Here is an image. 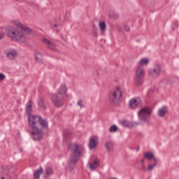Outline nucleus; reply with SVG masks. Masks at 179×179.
<instances>
[{"instance_id":"obj_21","label":"nucleus","mask_w":179,"mask_h":179,"mask_svg":"<svg viewBox=\"0 0 179 179\" xmlns=\"http://www.w3.org/2000/svg\"><path fill=\"white\" fill-rule=\"evenodd\" d=\"M35 61L37 62H41L43 61V56L41 55V53L37 52L35 55Z\"/></svg>"},{"instance_id":"obj_8","label":"nucleus","mask_w":179,"mask_h":179,"mask_svg":"<svg viewBox=\"0 0 179 179\" xmlns=\"http://www.w3.org/2000/svg\"><path fill=\"white\" fill-rule=\"evenodd\" d=\"M160 72H162V66L157 64L154 66L153 69L149 71V75L152 76V78H157V76L160 75Z\"/></svg>"},{"instance_id":"obj_36","label":"nucleus","mask_w":179,"mask_h":179,"mask_svg":"<svg viewBox=\"0 0 179 179\" xmlns=\"http://www.w3.org/2000/svg\"><path fill=\"white\" fill-rule=\"evenodd\" d=\"M143 163H145V159H141V166H143Z\"/></svg>"},{"instance_id":"obj_30","label":"nucleus","mask_w":179,"mask_h":179,"mask_svg":"<svg viewBox=\"0 0 179 179\" xmlns=\"http://www.w3.org/2000/svg\"><path fill=\"white\" fill-rule=\"evenodd\" d=\"M110 17H112V19H118L119 15L117 13H112L110 14Z\"/></svg>"},{"instance_id":"obj_41","label":"nucleus","mask_w":179,"mask_h":179,"mask_svg":"<svg viewBox=\"0 0 179 179\" xmlns=\"http://www.w3.org/2000/svg\"><path fill=\"white\" fill-rule=\"evenodd\" d=\"M136 152H139V147H138Z\"/></svg>"},{"instance_id":"obj_24","label":"nucleus","mask_w":179,"mask_h":179,"mask_svg":"<svg viewBox=\"0 0 179 179\" xmlns=\"http://www.w3.org/2000/svg\"><path fill=\"white\" fill-rule=\"evenodd\" d=\"M135 83L137 86H141V85H142V83H143L142 77H136V76Z\"/></svg>"},{"instance_id":"obj_14","label":"nucleus","mask_w":179,"mask_h":179,"mask_svg":"<svg viewBox=\"0 0 179 179\" xmlns=\"http://www.w3.org/2000/svg\"><path fill=\"white\" fill-rule=\"evenodd\" d=\"M64 139L65 142H68L72 139V133L69 129H66L64 131Z\"/></svg>"},{"instance_id":"obj_5","label":"nucleus","mask_w":179,"mask_h":179,"mask_svg":"<svg viewBox=\"0 0 179 179\" xmlns=\"http://www.w3.org/2000/svg\"><path fill=\"white\" fill-rule=\"evenodd\" d=\"M121 97H122V91H121L120 87H116L109 92V103L112 104V106H117Z\"/></svg>"},{"instance_id":"obj_45","label":"nucleus","mask_w":179,"mask_h":179,"mask_svg":"<svg viewBox=\"0 0 179 179\" xmlns=\"http://www.w3.org/2000/svg\"><path fill=\"white\" fill-rule=\"evenodd\" d=\"M13 169H15V166H12Z\"/></svg>"},{"instance_id":"obj_10","label":"nucleus","mask_w":179,"mask_h":179,"mask_svg":"<svg viewBox=\"0 0 179 179\" xmlns=\"http://www.w3.org/2000/svg\"><path fill=\"white\" fill-rule=\"evenodd\" d=\"M121 125L122 127H125V128H132L134 127H136V125H139L138 122H130L129 120H123L120 122Z\"/></svg>"},{"instance_id":"obj_26","label":"nucleus","mask_w":179,"mask_h":179,"mask_svg":"<svg viewBox=\"0 0 179 179\" xmlns=\"http://www.w3.org/2000/svg\"><path fill=\"white\" fill-rule=\"evenodd\" d=\"M21 29L23 31H24L25 33H27L28 34H30L31 33V29L27 27L22 26Z\"/></svg>"},{"instance_id":"obj_19","label":"nucleus","mask_w":179,"mask_h":179,"mask_svg":"<svg viewBox=\"0 0 179 179\" xmlns=\"http://www.w3.org/2000/svg\"><path fill=\"white\" fill-rule=\"evenodd\" d=\"M17 56V52L16 50H13L7 53V57L9 58V59H15L16 57Z\"/></svg>"},{"instance_id":"obj_31","label":"nucleus","mask_w":179,"mask_h":179,"mask_svg":"<svg viewBox=\"0 0 179 179\" xmlns=\"http://www.w3.org/2000/svg\"><path fill=\"white\" fill-rule=\"evenodd\" d=\"M77 105L80 107V108H82L83 107V102L82 101L81 99H80L78 103H77Z\"/></svg>"},{"instance_id":"obj_39","label":"nucleus","mask_w":179,"mask_h":179,"mask_svg":"<svg viewBox=\"0 0 179 179\" xmlns=\"http://www.w3.org/2000/svg\"><path fill=\"white\" fill-rule=\"evenodd\" d=\"M14 170L10 169V173H14Z\"/></svg>"},{"instance_id":"obj_17","label":"nucleus","mask_w":179,"mask_h":179,"mask_svg":"<svg viewBox=\"0 0 179 179\" xmlns=\"http://www.w3.org/2000/svg\"><path fill=\"white\" fill-rule=\"evenodd\" d=\"M167 113V106H162L158 110L157 114L159 117H164Z\"/></svg>"},{"instance_id":"obj_13","label":"nucleus","mask_w":179,"mask_h":179,"mask_svg":"<svg viewBox=\"0 0 179 179\" xmlns=\"http://www.w3.org/2000/svg\"><path fill=\"white\" fill-rule=\"evenodd\" d=\"M97 143H99V141L97 140V137H92L90 139L89 142V148L90 149H93V148H96L97 145Z\"/></svg>"},{"instance_id":"obj_23","label":"nucleus","mask_w":179,"mask_h":179,"mask_svg":"<svg viewBox=\"0 0 179 179\" xmlns=\"http://www.w3.org/2000/svg\"><path fill=\"white\" fill-rule=\"evenodd\" d=\"M45 176L47 177H50V176H52V168L48 166L45 169Z\"/></svg>"},{"instance_id":"obj_44","label":"nucleus","mask_w":179,"mask_h":179,"mask_svg":"<svg viewBox=\"0 0 179 179\" xmlns=\"http://www.w3.org/2000/svg\"><path fill=\"white\" fill-rule=\"evenodd\" d=\"M110 179H117L116 178H110Z\"/></svg>"},{"instance_id":"obj_37","label":"nucleus","mask_w":179,"mask_h":179,"mask_svg":"<svg viewBox=\"0 0 179 179\" xmlns=\"http://www.w3.org/2000/svg\"><path fill=\"white\" fill-rule=\"evenodd\" d=\"M2 38H3V36L0 34V40H2Z\"/></svg>"},{"instance_id":"obj_15","label":"nucleus","mask_w":179,"mask_h":179,"mask_svg":"<svg viewBox=\"0 0 179 179\" xmlns=\"http://www.w3.org/2000/svg\"><path fill=\"white\" fill-rule=\"evenodd\" d=\"M42 41L47 45L48 48H50V50H54V48H55V45L48 38H43L42 39Z\"/></svg>"},{"instance_id":"obj_9","label":"nucleus","mask_w":179,"mask_h":179,"mask_svg":"<svg viewBox=\"0 0 179 179\" xmlns=\"http://www.w3.org/2000/svg\"><path fill=\"white\" fill-rule=\"evenodd\" d=\"M142 106V101L140 99H131L129 102V107L132 110H135L137 107Z\"/></svg>"},{"instance_id":"obj_2","label":"nucleus","mask_w":179,"mask_h":179,"mask_svg":"<svg viewBox=\"0 0 179 179\" xmlns=\"http://www.w3.org/2000/svg\"><path fill=\"white\" fill-rule=\"evenodd\" d=\"M69 150L71 152V155L69 162V171H73L75 169V166L76 163L80 159L82 153H83V146L78 143H71L69 144Z\"/></svg>"},{"instance_id":"obj_32","label":"nucleus","mask_w":179,"mask_h":179,"mask_svg":"<svg viewBox=\"0 0 179 179\" xmlns=\"http://www.w3.org/2000/svg\"><path fill=\"white\" fill-rule=\"evenodd\" d=\"M61 26H62V24H55L52 27V29L55 30V27H60Z\"/></svg>"},{"instance_id":"obj_38","label":"nucleus","mask_w":179,"mask_h":179,"mask_svg":"<svg viewBox=\"0 0 179 179\" xmlns=\"http://www.w3.org/2000/svg\"><path fill=\"white\" fill-rule=\"evenodd\" d=\"M142 166V167H143V170H145V169H146V167L145 166V165H141Z\"/></svg>"},{"instance_id":"obj_27","label":"nucleus","mask_w":179,"mask_h":179,"mask_svg":"<svg viewBox=\"0 0 179 179\" xmlns=\"http://www.w3.org/2000/svg\"><path fill=\"white\" fill-rule=\"evenodd\" d=\"M0 179H12V178L8 173H3L0 175Z\"/></svg>"},{"instance_id":"obj_11","label":"nucleus","mask_w":179,"mask_h":179,"mask_svg":"<svg viewBox=\"0 0 179 179\" xmlns=\"http://www.w3.org/2000/svg\"><path fill=\"white\" fill-rule=\"evenodd\" d=\"M104 147L106 152L108 153H110V152H113V150H114V143H113L112 141H107L105 143Z\"/></svg>"},{"instance_id":"obj_18","label":"nucleus","mask_w":179,"mask_h":179,"mask_svg":"<svg viewBox=\"0 0 179 179\" xmlns=\"http://www.w3.org/2000/svg\"><path fill=\"white\" fill-rule=\"evenodd\" d=\"M43 168L41 166L34 172V178L38 179L40 176L43 173Z\"/></svg>"},{"instance_id":"obj_4","label":"nucleus","mask_w":179,"mask_h":179,"mask_svg":"<svg viewBox=\"0 0 179 179\" xmlns=\"http://www.w3.org/2000/svg\"><path fill=\"white\" fill-rule=\"evenodd\" d=\"M66 85H62L59 90H57V93L52 96V103L53 106L55 107H61L64 105V102L62 100L65 95L66 94Z\"/></svg>"},{"instance_id":"obj_29","label":"nucleus","mask_w":179,"mask_h":179,"mask_svg":"<svg viewBox=\"0 0 179 179\" xmlns=\"http://www.w3.org/2000/svg\"><path fill=\"white\" fill-rule=\"evenodd\" d=\"M13 24H14L15 26H17V27H20V29L23 27V24H22V23H20V21H16V20L13 21Z\"/></svg>"},{"instance_id":"obj_35","label":"nucleus","mask_w":179,"mask_h":179,"mask_svg":"<svg viewBox=\"0 0 179 179\" xmlns=\"http://www.w3.org/2000/svg\"><path fill=\"white\" fill-rule=\"evenodd\" d=\"M3 166L0 165V176H1V174H3Z\"/></svg>"},{"instance_id":"obj_20","label":"nucleus","mask_w":179,"mask_h":179,"mask_svg":"<svg viewBox=\"0 0 179 179\" xmlns=\"http://www.w3.org/2000/svg\"><path fill=\"white\" fill-rule=\"evenodd\" d=\"M99 27L101 31H106V29L107 28V25H106V22L104 21H101L99 23Z\"/></svg>"},{"instance_id":"obj_25","label":"nucleus","mask_w":179,"mask_h":179,"mask_svg":"<svg viewBox=\"0 0 179 179\" xmlns=\"http://www.w3.org/2000/svg\"><path fill=\"white\" fill-rule=\"evenodd\" d=\"M140 65H148L149 64V60L146 58H143L139 62Z\"/></svg>"},{"instance_id":"obj_3","label":"nucleus","mask_w":179,"mask_h":179,"mask_svg":"<svg viewBox=\"0 0 179 179\" xmlns=\"http://www.w3.org/2000/svg\"><path fill=\"white\" fill-rule=\"evenodd\" d=\"M6 36L13 41H19L20 43H26V36L23 32L17 30L15 27H9L6 31Z\"/></svg>"},{"instance_id":"obj_28","label":"nucleus","mask_w":179,"mask_h":179,"mask_svg":"<svg viewBox=\"0 0 179 179\" xmlns=\"http://www.w3.org/2000/svg\"><path fill=\"white\" fill-rule=\"evenodd\" d=\"M118 127L115 124L112 125L109 129V132H117Z\"/></svg>"},{"instance_id":"obj_6","label":"nucleus","mask_w":179,"mask_h":179,"mask_svg":"<svg viewBox=\"0 0 179 179\" xmlns=\"http://www.w3.org/2000/svg\"><path fill=\"white\" fill-rule=\"evenodd\" d=\"M151 115L152 110L148 107L142 108L138 113L139 120L143 122H149Z\"/></svg>"},{"instance_id":"obj_34","label":"nucleus","mask_w":179,"mask_h":179,"mask_svg":"<svg viewBox=\"0 0 179 179\" xmlns=\"http://www.w3.org/2000/svg\"><path fill=\"white\" fill-rule=\"evenodd\" d=\"M3 79H5V76L0 73V80H3Z\"/></svg>"},{"instance_id":"obj_22","label":"nucleus","mask_w":179,"mask_h":179,"mask_svg":"<svg viewBox=\"0 0 179 179\" xmlns=\"http://www.w3.org/2000/svg\"><path fill=\"white\" fill-rule=\"evenodd\" d=\"M38 106L43 110H45V104L44 103V99H40L38 102Z\"/></svg>"},{"instance_id":"obj_46","label":"nucleus","mask_w":179,"mask_h":179,"mask_svg":"<svg viewBox=\"0 0 179 179\" xmlns=\"http://www.w3.org/2000/svg\"><path fill=\"white\" fill-rule=\"evenodd\" d=\"M15 1H19V0H15Z\"/></svg>"},{"instance_id":"obj_42","label":"nucleus","mask_w":179,"mask_h":179,"mask_svg":"<svg viewBox=\"0 0 179 179\" xmlns=\"http://www.w3.org/2000/svg\"><path fill=\"white\" fill-rule=\"evenodd\" d=\"M152 164H155V162H153V159H152Z\"/></svg>"},{"instance_id":"obj_33","label":"nucleus","mask_w":179,"mask_h":179,"mask_svg":"<svg viewBox=\"0 0 179 179\" xmlns=\"http://www.w3.org/2000/svg\"><path fill=\"white\" fill-rule=\"evenodd\" d=\"M124 30H125V31H131V28H129V26L125 25L124 26Z\"/></svg>"},{"instance_id":"obj_40","label":"nucleus","mask_w":179,"mask_h":179,"mask_svg":"<svg viewBox=\"0 0 179 179\" xmlns=\"http://www.w3.org/2000/svg\"><path fill=\"white\" fill-rule=\"evenodd\" d=\"M55 31H56V33H59V30L58 29H55Z\"/></svg>"},{"instance_id":"obj_43","label":"nucleus","mask_w":179,"mask_h":179,"mask_svg":"<svg viewBox=\"0 0 179 179\" xmlns=\"http://www.w3.org/2000/svg\"><path fill=\"white\" fill-rule=\"evenodd\" d=\"M94 36H95V37H97V34H94Z\"/></svg>"},{"instance_id":"obj_1","label":"nucleus","mask_w":179,"mask_h":179,"mask_svg":"<svg viewBox=\"0 0 179 179\" xmlns=\"http://www.w3.org/2000/svg\"><path fill=\"white\" fill-rule=\"evenodd\" d=\"M33 110V102L29 100L25 108L26 114L28 115V125L31 128L29 132L34 141H43V130L38 129L42 127L43 129H48V122L41 116L31 115Z\"/></svg>"},{"instance_id":"obj_16","label":"nucleus","mask_w":179,"mask_h":179,"mask_svg":"<svg viewBox=\"0 0 179 179\" xmlns=\"http://www.w3.org/2000/svg\"><path fill=\"white\" fill-rule=\"evenodd\" d=\"M144 73L145 71L143 70V67H142V66H138L136 72V76L138 78H143Z\"/></svg>"},{"instance_id":"obj_7","label":"nucleus","mask_w":179,"mask_h":179,"mask_svg":"<svg viewBox=\"0 0 179 179\" xmlns=\"http://www.w3.org/2000/svg\"><path fill=\"white\" fill-rule=\"evenodd\" d=\"M144 159H148V162L150 163L148 164V166L147 168V170L148 171H152L155 167L157 166L158 160L155 157V155L152 152H145L143 154Z\"/></svg>"},{"instance_id":"obj_12","label":"nucleus","mask_w":179,"mask_h":179,"mask_svg":"<svg viewBox=\"0 0 179 179\" xmlns=\"http://www.w3.org/2000/svg\"><path fill=\"white\" fill-rule=\"evenodd\" d=\"M100 164V160L99 159H96L93 162H90L87 164L89 166L90 170L94 171L98 166Z\"/></svg>"}]
</instances>
